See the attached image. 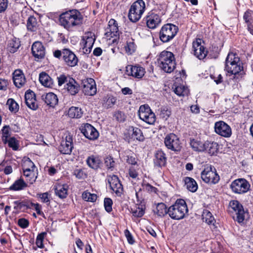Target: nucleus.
Wrapping results in <instances>:
<instances>
[{
	"label": "nucleus",
	"mask_w": 253,
	"mask_h": 253,
	"mask_svg": "<svg viewBox=\"0 0 253 253\" xmlns=\"http://www.w3.org/2000/svg\"><path fill=\"white\" fill-rule=\"evenodd\" d=\"M28 186V183L23 179L20 178L15 180L9 187V189L14 191H21L24 190Z\"/></svg>",
	"instance_id": "7c9ffc66"
},
{
	"label": "nucleus",
	"mask_w": 253,
	"mask_h": 253,
	"mask_svg": "<svg viewBox=\"0 0 253 253\" xmlns=\"http://www.w3.org/2000/svg\"><path fill=\"white\" fill-rule=\"evenodd\" d=\"M20 46V42L18 39L13 38L8 42L7 49L11 53H14Z\"/></svg>",
	"instance_id": "e433bc0d"
},
{
	"label": "nucleus",
	"mask_w": 253,
	"mask_h": 253,
	"mask_svg": "<svg viewBox=\"0 0 253 253\" xmlns=\"http://www.w3.org/2000/svg\"><path fill=\"white\" fill-rule=\"evenodd\" d=\"M31 50L35 60L38 61L44 58L45 50L41 42L39 41L34 42L32 45Z\"/></svg>",
	"instance_id": "aec40b11"
},
{
	"label": "nucleus",
	"mask_w": 253,
	"mask_h": 253,
	"mask_svg": "<svg viewBox=\"0 0 253 253\" xmlns=\"http://www.w3.org/2000/svg\"><path fill=\"white\" fill-rule=\"evenodd\" d=\"M154 212L158 216H164L167 213H168V209L166 205L163 203H158L156 206V209L154 210Z\"/></svg>",
	"instance_id": "79ce46f5"
},
{
	"label": "nucleus",
	"mask_w": 253,
	"mask_h": 253,
	"mask_svg": "<svg viewBox=\"0 0 253 253\" xmlns=\"http://www.w3.org/2000/svg\"><path fill=\"white\" fill-rule=\"evenodd\" d=\"M80 130L84 135L89 140H95L99 136V132L91 125L85 123L81 125Z\"/></svg>",
	"instance_id": "2eb2a0df"
},
{
	"label": "nucleus",
	"mask_w": 253,
	"mask_h": 253,
	"mask_svg": "<svg viewBox=\"0 0 253 253\" xmlns=\"http://www.w3.org/2000/svg\"><path fill=\"white\" fill-rule=\"evenodd\" d=\"M160 7L161 6H158L150 11L145 17L147 26L149 29L156 28L162 22L161 17L165 14V10L160 8Z\"/></svg>",
	"instance_id": "39448f33"
},
{
	"label": "nucleus",
	"mask_w": 253,
	"mask_h": 253,
	"mask_svg": "<svg viewBox=\"0 0 253 253\" xmlns=\"http://www.w3.org/2000/svg\"><path fill=\"white\" fill-rule=\"evenodd\" d=\"M73 148V139L70 135H67L61 142L59 151L63 154L69 155Z\"/></svg>",
	"instance_id": "4be33fe9"
},
{
	"label": "nucleus",
	"mask_w": 253,
	"mask_h": 253,
	"mask_svg": "<svg viewBox=\"0 0 253 253\" xmlns=\"http://www.w3.org/2000/svg\"><path fill=\"white\" fill-rule=\"evenodd\" d=\"M106 180L112 191L117 195H120L123 192V188L117 176L115 175H108Z\"/></svg>",
	"instance_id": "f3484780"
},
{
	"label": "nucleus",
	"mask_w": 253,
	"mask_h": 253,
	"mask_svg": "<svg viewBox=\"0 0 253 253\" xmlns=\"http://www.w3.org/2000/svg\"><path fill=\"white\" fill-rule=\"evenodd\" d=\"M32 207L34 208L39 215H44L43 212L42 211V206L38 203H32Z\"/></svg>",
	"instance_id": "69168bd1"
},
{
	"label": "nucleus",
	"mask_w": 253,
	"mask_h": 253,
	"mask_svg": "<svg viewBox=\"0 0 253 253\" xmlns=\"http://www.w3.org/2000/svg\"><path fill=\"white\" fill-rule=\"evenodd\" d=\"M42 97L45 103L51 107L54 106L58 103L57 95L52 92L47 93L44 97L42 95Z\"/></svg>",
	"instance_id": "473e14b6"
},
{
	"label": "nucleus",
	"mask_w": 253,
	"mask_h": 253,
	"mask_svg": "<svg viewBox=\"0 0 253 253\" xmlns=\"http://www.w3.org/2000/svg\"><path fill=\"white\" fill-rule=\"evenodd\" d=\"M126 138L130 141V140H136L139 141H143L144 140V136L143 135L141 130L136 127L129 126L126 133Z\"/></svg>",
	"instance_id": "412c9836"
},
{
	"label": "nucleus",
	"mask_w": 253,
	"mask_h": 253,
	"mask_svg": "<svg viewBox=\"0 0 253 253\" xmlns=\"http://www.w3.org/2000/svg\"><path fill=\"white\" fill-rule=\"evenodd\" d=\"M201 175V178L206 183L216 184L219 180V176L215 169L211 166L205 168Z\"/></svg>",
	"instance_id": "9d476101"
},
{
	"label": "nucleus",
	"mask_w": 253,
	"mask_h": 253,
	"mask_svg": "<svg viewBox=\"0 0 253 253\" xmlns=\"http://www.w3.org/2000/svg\"><path fill=\"white\" fill-rule=\"evenodd\" d=\"M126 71L128 75L138 79L142 78L145 74V69L139 66L128 65L126 67Z\"/></svg>",
	"instance_id": "393cba45"
},
{
	"label": "nucleus",
	"mask_w": 253,
	"mask_h": 253,
	"mask_svg": "<svg viewBox=\"0 0 253 253\" xmlns=\"http://www.w3.org/2000/svg\"><path fill=\"white\" fill-rule=\"evenodd\" d=\"M133 216L137 217H142L144 213V211L142 207H138L131 209Z\"/></svg>",
	"instance_id": "864d4df0"
},
{
	"label": "nucleus",
	"mask_w": 253,
	"mask_h": 253,
	"mask_svg": "<svg viewBox=\"0 0 253 253\" xmlns=\"http://www.w3.org/2000/svg\"><path fill=\"white\" fill-rule=\"evenodd\" d=\"M230 188L234 193L242 194L249 191L250 188V184L246 179L239 178L232 182Z\"/></svg>",
	"instance_id": "9b49d317"
},
{
	"label": "nucleus",
	"mask_w": 253,
	"mask_h": 253,
	"mask_svg": "<svg viewBox=\"0 0 253 253\" xmlns=\"http://www.w3.org/2000/svg\"><path fill=\"white\" fill-rule=\"evenodd\" d=\"M68 186L67 184H58L54 187L56 195L61 199L65 198L68 194Z\"/></svg>",
	"instance_id": "2f4dec72"
},
{
	"label": "nucleus",
	"mask_w": 253,
	"mask_h": 253,
	"mask_svg": "<svg viewBox=\"0 0 253 253\" xmlns=\"http://www.w3.org/2000/svg\"><path fill=\"white\" fill-rule=\"evenodd\" d=\"M136 50V45L134 40L131 38H128L126 41V44L125 46V50L128 54H131Z\"/></svg>",
	"instance_id": "37998d69"
},
{
	"label": "nucleus",
	"mask_w": 253,
	"mask_h": 253,
	"mask_svg": "<svg viewBox=\"0 0 253 253\" xmlns=\"http://www.w3.org/2000/svg\"><path fill=\"white\" fill-rule=\"evenodd\" d=\"M173 90L175 94L179 96H188L189 94V90L187 86L183 84L178 85H174Z\"/></svg>",
	"instance_id": "ea45409f"
},
{
	"label": "nucleus",
	"mask_w": 253,
	"mask_h": 253,
	"mask_svg": "<svg viewBox=\"0 0 253 253\" xmlns=\"http://www.w3.org/2000/svg\"><path fill=\"white\" fill-rule=\"evenodd\" d=\"M203 220L209 225H214L215 220L211 213L208 210H205L203 213Z\"/></svg>",
	"instance_id": "c03bdc74"
},
{
	"label": "nucleus",
	"mask_w": 253,
	"mask_h": 253,
	"mask_svg": "<svg viewBox=\"0 0 253 253\" xmlns=\"http://www.w3.org/2000/svg\"><path fill=\"white\" fill-rule=\"evenodd\" d=\"M185 185L186 188L190 191L194 192L198 189V184L196 181L192 178L186 177L184 179Z\"/></svg>",
	"instance_id": "4c0bfd02"
},
{
	"label": "nucleus",
	"mask_w": 253,
	"mask_h": 253,
	"mask_svg": "<svg viewBox=\"0 0 253 253\" xmlns=\"http://www.w3.org/2000/svg\"><path fill=\"white\" fill-rule=\"evenodd\" d=\"M46 235V232H42L38 235L36 238V244L38 248L41 249L43 248V241Z\"/></svg>",
	"instance_id": "3c124183"
},
{
	"label": "nucleus",
	"mask_w": 253,
	"mask_h": 253,
	"mask_svg": "<svg viewBox=\"0 0 253 253\" xmlns=\"http://www.w3.org/2000/svg\"><path fill=\"white\" fill-rule=\"evenodd\" d=\"M83 112L82 109L77 107H71L68 110V116L71 118H80L82 117Z\"/></svg>",
	"instance_id": "a19ab883"
},
{
	"label": "nucleus",
	"mask_w": 253,
	"mask_h": 253,
	"mask_svg": "<svg viewBox=\"0 0 253 253\" xmlns=\"http://www.w3.org/2000/svg\"><path fill=\"white\" fill-rule=\"evenodd\" d=\"M188 210L185 201L178 199L168 209V214L173 219L179 220L184 217Z\"/></svg>",
	"instance_id": "20e7f679"
},
{
	"label": "nucleus",
	"mask_w": 253,
	"mask_h": 253,
	"mask_svg": "<svg viewBox=\"0 0 253 253\" xmlns=\"http://www.w3.org/2000/svg\"><path fill=\"white\" fill-rule=\"evenodd\" d=\"M40 21L34 16H30L27 20V27L29 31L32 32L37 31L40 27Z\"/></svg>",
	"instance_id": "c85d7f7f"
},
{
	"label": "nucleus",
	"mask_w": 253,
	"mask_h": 253,
	"mask_svg": "<svg viewBox=\"0 0 253 253\" xmlns=\"http://www.w3.org/2000/svg\"><path fill=\"white\" fill-rule=\"evenodd\" d=\"M8 5V0H0V13L4 12Z\"/></svg>",
	"instance_id": "e2e57ef3"
},
{
	"label": "nucleus",
	"mask_w": 253,
	"mask_h": 253,
	"mask_svg": "<svg viewBox=\"0 0 253 253\" xmlns=\"http://www.w3.org/2000/svg\"><path fill=\"white\" fill-rule=\"evenodd\" d=\"M23 175L26 177L27 183H29L30 184H33L37 178V169H31V170H23Z\"/></svg>",
	"instance_id": "c756f323"
},
{
	"label": "nucleus",
	"mask_w": 253,
	"mask_h": 253,
	"mask_svg": "<svg viewBox=\"0 0 253 253\" xmlns=\"http://www.w3.org/2000/svg\"><path fill=\"white\" fill-rule=\"evenodd\" d=\"M25 100L26 105L28 108L36 110L38 108L36 95L35 93L31 90H28L25 94Z\"/></svg>",
	"instance_id": "b1692460"
},
{
	"label": "nucleus",
	"mask_w": 253,
	"mask_h": 253,
	"mask_svg": "<svg viewBox=\"0 0 253 253\" xmlns=\"http://www.w3.org/2000/svg\"><path fill=\"white\" fill-rule=\"evenodd\" d=\"M164 143L168 149L173 151H179L181 147L179 138L172 133L166 135Z\"/></svg>",
	"instance_id": "4468645a"
},
{
	"label": "nucleus",
	"mask_w": 253,
	"mask_h": 253,
	"mask_svg": "<svg viewBox=\"0 0 253 253\" xmlns=\"http://www.w3.org/2000/svg\"><path fill=\"white\" fill-rule=\"evenodd\" d=\"M120 32L117 21L114 19H111L108 22V25L106 29L105 35L109 39L117 38L119 36Z\"/></svg>",
	"instance_id": "5701e85b"
},
{
	"label": "nucleus",
	"mask_w": 253,
	"mask_h": 253,
	"mask_svg": "<svg viewBox=\"0 0 253 253\" xmlns=\"http://www.w3.org/2000/svg\"><path fill=\"white\" fill-rule=\"evenodd\" d=\"M124 157V159L129 164L135 165L136 163L135 158L131 155H128Z\"/></svg>",
	"instance_id": "774afa93"
},
{
	"label": "nucleus",
	"mask_w": 253,
	"mask_h": 253,
	"mask_svg": "<svg viewBox=\"0 0 253 253\" xmlns=\"http://www.w3.org/2000/svg\"><path fill=\"white\" fill-rule=\"evenodd\" d=\"M216 133L224 137H229L232 134L231 127L222 121L216 122L214 126Z\"/></svg>",
	"instance_id": "dca6fc26"
},
{
	"label": "nucleus",
	"mask_w": 253,
	"mask_h": 253,
	"mask_svg": "<svg viewBox=\"0 0 253 253\" xmlns=\"http://www.w3.org/2000/svg\"><path fill=\"white\" fill-rule=\"evenodd\" d=\"M41 201L44 203H49L50 196L47 192L40 193L38 194Z\"/></svg>",
	"instance_id": "bf43d9fd"
},
{
	"label": "nucleus",
	"mask_w": 253,
	"mask_h": 253,
	"mask_svg": "<svg viewBox=\"0 0 253 253\" xmlns=\"http://www.w3.org/2000/svg\"><path fill=\"white\" fill-rule=\"evenodd\" d=\"M86 163L90 168L97 169L100 167L101 161L98 157L91 156L87 159Z\"/></svg>",
	"instance_id": "72a5a7b5"
},
{
	"label": "nucleus",
	"mask_w": 253,
	"mask_h": 253,
	"mask_svg": "<svg viewBox=\"0 0 253 253\" xmlns=\"http://www.w3.org/2000/svg\"><path fill=\"white\" fill-rule=\"evenodd\" d=\"M158 63L164 72L168 73L172 72L176 65L173 54L170 51H163L159 56Z\"/></svg>",
	"instance_id": "7ed1b4c3"
},
{
	"label": "nucleus",
	"mask_w": 253,
	"mask_h": 253,
	"mask_svg": "<svg viewBox=\"0 0 253 253\" xmlns=\"http://www.w3.org/2000/svg\"><path fill=\"white\" fill-rule=\"evenodd\" d=\"M64 89L67 90L68 93L74 95L78 93L80 89V85L73 78L69 81L64 85Z\"/></svg>",
	"instance_id": "bb28decb"
},
{
	"label": "nucleus",
	"mask_w": 253,
	"mask_h": 253,
	"mask_svg": "<svg viewBox=\"0 0 253 253\" xmlns=\"http://www.w3.org/2000/svg\"><path fill=\"white\" fill-rule=\"evenodd\" d=\"M18 224L20 227L26 228L29 226V222L27 219L22 218L18 219Z\"/></svg>",
	"instance_id": "0e129e2a"
},
{
	"label": "nucleus",
	"mask_w": 253,
	"mask_h": 253,
	"mask_svg": "<svg viewBox=\"0 0 253 253\" xmlns=\"http://www.w3.org/2000/svg\"><path fill=\"white\" fill-rule=\"evenodd\" d=\"M170 114V111L167 108L165 107L161 109L160 115L162 118L167 119L169 117Z\"/></svg>",
	"instance_id": "680f3d73"
},
{
	"label": "nucleus",
	"mask_w": 253,
	"mask_h": 253,
	"mask_svg": "<svg viewBox=\"0 0 253 253\" xmlns=\"http://www.w3.org/2000/svg\"><path fill=\"white\" fill-rule=\"evenodd\" d=\"M72 78H71L70 76L65 75L64 74L60 75L59 77H57L58 80V84L59 86H61L63 84H66L68 83L69 81H70V79H72Z\"/></svg>",
	"instance_id": "603ef678"
},
{
	"label": "nucleus",
	"mask_w": 253,
	"mask_h": 253,
	"mask_svg": "<svg viewBox=\"0 0 253 253\" xmlns=\"http://www.w3.org/2000/svg\"><path fill=\"white\" fill-rule=\"evenodd\" d=\"M142 189L144 191H147L150 193H156L157 188L146 182H143L142 183Z\"/></svg>",
	"instance_id": "5fc2aeb1"
},
{
	"label": "nucleus",
	"mask_w": 253,
	"mask_h": 253,
	"mask_svg": "<svg viewBox=\"0 0 253 253\" xmlns=\"http://www.w3.org/2000/svg\"><path fill=\"white\" fill-rule=\"evenodd\" d=\"M229 211L235 213L239 223H242L244 220L245 212L242 205L238 201L233 200L230 202Z\"/></svg>",
	"instance_id": "ddd939ff"
},
{
	"label": "nucleus",
	"mask_w": 253,
	"mask_h": 253,
	"mask_svg": "<svg viewBox=\"0 0 253 253\" xmlns=\"http://www.w3.org/2000/svg\"><path fill=\"white\" fill-rule=\"evenodd\" d=\"M95 41V37L94 33L91 32L85 33L82 37L80 42V49L84 54H88L90 52L92 46Z\"/></svg>",
	"instance_id": "6e6552de"
},
{
	"label": "nucleus",
	"mask_w": 253,
	"mask_h": 253,
	"mask_svg": "<svg viewBox=\"0 0 253 253\" xmlns=\"http://www.w3.org/2000/svg\"><path fill=\"white\" fill-rule=\"evenodd\" d=\"M167 163V157L164 152L161 150H158L155 153L154 163L155 165L161 167L165 166Z\"/></svg>",
	"instance_id": "cd10ccee"
},
{
	"label": "nucleus",
	"mask_w": 253,
	"mask_h": 253,
	"mask_svg": "<svg viewBox=\"0 0 253 253\" xmlns=\"http://www.w3.org/2000/svg\"><path fill=\"white\" fill-rule=\"evenodd\" d=\"M145 9V3L143 0H137L131 5L128 13V18L132 22L138 21Z\"/></svg>",
	"instance_id": "423d86ee"
},
{
	"label": "nucleus",
	"mask_w": 253,
	"mask_h": 253,
	"mask_svg": "<svg viewBox=\"0 0 253 253\" xmlns=\"http://www.w3.org/2000/svg\"><path fill=\"white\" fill-rule=\"evenodd\" d=\"M139 118L149 125H153L156 121L155 114L147 104L140 106L138 110Z\"/></svg>",
	"instance_id": "1a4fd4ad"
},
{
	"label": "nucleus",
	"mask_w": 253,
	"mask_h": 253,
	"mask_svg": "<svg viewBox=\"0 0 253 253\" xmlns=\"http://www.w3.org/2000/svg\"><path fill=\"white\" fill-rule=\"evenodd\" d=\"M13 81L15 85L21 87L26 82V79L22 71L20 70H16L13 73Z\"/></svg>",
	"instance_id": "a878e982"
},
{
	"label": "nucleus",
	"mask_w": 253,
	"mask_h": 253,
	"mask_svg": "<svg viewBox=\"0 0 253 253\" xmlns=\"http://www.w3.org/2000/svg\"><path fill=\"white\" fill-rule=\"evenodd\" d=\"M62 58L65 64L70 67L76 66L79 60L75 54L68 48L62 50Z\"/></svg>",
	"instance_id": "a211bd4d"
},
{
	"label": "nucleus",
	"mask_w": 253,
	"mask_h": 253,
	"mask_svg": "<svg viewBox=\"0 0 253 253\" xmlns=\"http://www.w3.org/2000/svg\"><path fill=\"white\" fill-rule=\"evenodd\" d=\"M113 202L111 199L105 198L104 200V206L106 211L110 212L112 210Z\"/></svg>",
	"instance_id": "13d9d810"
},
{
	"label": "nucleus",
	"mask_w": 253,
	"mask_h": 253,
	"mask_svg": "<svg viewBox=\"0 0 253 253\" xmlns=\"http://www.w3.org/2000/svg\"><path fill=\"white\" fill-rule=\"evenodd\" d=\"M113 116L117 121L120 122H125L126 118L125 113L120 110L115 111Z\"/></svg>",
	"instance_id": "8fccbe9b"
},
{
	"label": "nucleus",
	"mask_w": 253,
	"mask_h": 253,
	"mask_svg": "<svg viewBox=\"0 0 253 253\" xmlns=\"http://www.w3.org/2000/svg\"><path fill=\"white\" fill-rule=\"evenodd\" d=\"M31 169H37L34 163L28 158L23 160L22 163L23 170H31Z\"/></svg>",
	"instance_id": "a18cd8bd"
},
{
	"label": "nucleus",
	"mask_w": 253,
	"mask_h": 253,
	"mask_svg": "<svg viewBox=\"0 0 253 253\" xmlns=\"http://www.w3.org/2000/svg\"><path fill=\"white\" fill-rule=\"evenodd\" d=\"M82 17L81 13L77 10H71L62 13L59 22L62 26L68 30L81 24Z\"/></svg>",
	"instance_id": "f03ea898"
},
{
	"label": "nucleus",
	"mask_w": 253,
	"mask_h": 253,
	"mask_svg": "<svg viewBox=\"0 0 253 253\" xmlns=\"http://www.w3.org/2000/svg\"><path fill=\"white\" fill-rule=\"evenodd\" d=\"M190 145L193 150L195 151L202 152L205 150V143H203L198 139H191Z\"/></svg>",
	"instance_id": "58836bf2"
},
{
	"label": "nucleus",
	"mask_w": 253,
	"mask_h": 253,
	"mask_svg": "<svg viewBox=\"0 0 253 253\" xmlns=\"http://www.w3.org/2000/svg\"><path fill=\"white\" fill-rule=\"evenodd\" d=\"M178 27L172 24H167L162 28L159 33L160 40L164 43L168 42L172 40L177 34Z\"/></svg>",
	"instance_id": "0eeeda50"
},
{
	"label": "nucleus",
	"mask_w": 253,
	"mask_h": 253,
	"mask_svg": "<svg viewBox=\"0 0 253 253\" xmlns=\"http://www.w3.org/2000/svg\"><path fill=\"white\" fill-rule=\"evenodd\" d=\"M39 81L46 87H51L53 84L52 79L45 72H42L40 74Z\"/></svg>",
	"instance_id": "c9c22d12"
},
{
	"label": "nucleus",
	"mask_w": 253,
	"mask_h": 253,
	"mask_svg": "<svg viewBox=\"0 0 253 253\" xmlns=\"http://www.w3.org/2000/svg\"><path fill=\"white\" fill-rule=\"evenodd\" d=\"M6 104L8 106L9 109L11 112L15 113L18 111L19 106L13 99H8Z\"/></svg>",
	"instance_id": "de8ad7c7"
},
{
	"label": "nucleus",
	"mask_w": 253,
	"mask_h": 253,
	"mask_svg": "<svg viewBox=\"0 0 253 253\" xmlns=\"http://www.w3.org/2000/svg\"><path fill=\"white\" fill-rule=\"evenodd\" d=\"M205 150H207L211 155H215L217 153L219 145L215 142H206L205 143Z\"/></svg>",
	"instance_id": "f704fd0d"
},
{
	"label": "nucleus",
	"mask_w": 253,
	"mask_h": 253,
	"mask_svg": "<svg viewBox=\"0 0 253 253\" xmlns=\"http://www.w3.org/2000/svg\"><path fill=\"white\" fill-rule=\"evenodd\" d=\"M225 70L234 78H238L243 73V67L240 58L236 53L229 52L226 58Z\"/></svg>",
	"instance_id": "f257e3e1"
},
{
	"label": "nucleus",
	"mask_w": 253,
	"mask_h": 253,
	"mask_svg": "<svg viewBox=\"0 0 253 253\" xmlns=\"http://www.w3.org/2000/svg\"><path fill=\"white\" fill-rule=\"evenodd\" d=\"M253 12L252 10H248L246 11L243 16V19L247 23V25L253 22Z\"/></svg>",
	"instance_id": "4d7b16f0"
},
{
	"label": "nucleus",
	"mask_w": 253,
	"mask_h": 253,
	"mask_svg": "<svg viewBox=\"0 0 253 253\" xmlns=\"http://www.w3.org/2000/svg\"><path fill=\"white\" fill-rule=\"evenodd\" d=\"M6 143L8 144V146L11 148L13 150L16 151L18 149V141L14 137H12L8 139Z\"/></svg>",
	"instance_id": "09e8293b"
},
{
	"label": "nucleus",
	"mask_w": 253,
	"mask_h": 253,
	"mask_svg": "<svg viewBox=\"0 0 253 253\" xmlns=\"http://www.w3.org/2000/svg\"><path fill=\"white\" fill-rule=\"evenodd\" d=\"M2 141L4 144H6L7 139H9L8 137L10 136L9 126H3L2 129Z\"/></svg>",
	"instance_id": "6e6d98bb"
},
{
	"label": "nucleus",
	"mask_w": 253,
	"mask_h": 253,
	"mask_svg": "<svg viewBox=\"0 0 253 253\" xmlns=\"http://www.w3.org/2000/svg\"><path fill=\"white\" fill-rule=\"evenodd\" d=\"M105 165L108 169H112L114 167L115 162L111 157H107L105 159Z\"/></svg>",
	"instance_id": "052dcab7"
},
{
	"label": "nucleus",
	"mask_w": 253,
	"mask_h": 253,
	"mask_svg": "<svg viewBox=\"0 0 253 253\" xmlns=\"http://www.w3.org/2000/svg\"><path fill=\"white\" fill-rule=\"evenodd\" d=\"M124 233L128 243L133 244L134 243V240L130 232L127 229H126Z\"/></svg>",
	"instance_id": "338daca9"
},
{
	"label": "nucleus",
	"mask_w": 253,
	"mask_h": 253,
	"mask_svg": "<svg viewBox=\"0 0 253 253\" xmlns=\"http://www.w3.org/2000/svg\"><path fill=\"white\" fill-rule=\"evenodd\" d=\"M82 198L85 201L94 202L97 199V195L95 194H91L90 192L85 191L82 194Z\"/></svg>",
	"instance_id": "49530a36"
},
{
	"label": "nucleus",
	"mask_w": 253,
	"mask_h": 253,
	"mask_svg": "<svg viewBox=\"0 0 253 253\" xmlns=\"http://www.w3.org/2000/svg\"><path fill=\"white\" fill-rule=\"evenodd\" d=\"M192 51L194 55L200 60L204 59L208 53L204 42L201 39H196L193 42Z\"/></svg>",
	"instance_id": "f8f14e48"
},
{
	"label": "nucleus",
	"mask_w": 253,
	"mask_h": 253,
	"mask_svg": "<svg viewBox=\"0 0 253 253\" xmlns=\"http://www.w3.org/2000/svg\"><path fill=\"white\" fill-rule=\"evenodd\" d=\"M83 91L85 95L93 96L96 93L97 89L95 81L87 78L83 81Z\"/></svg>",
	"instance_id": "6ab92c4d"
}]
</instances>
